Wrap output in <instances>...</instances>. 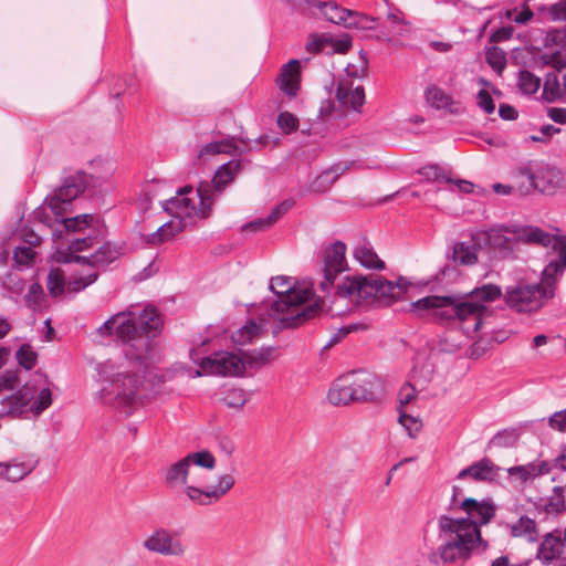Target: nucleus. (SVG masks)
I'll return each instance as SVG.
<instances>
[{
  "instance_id": "nucleus-1",
  "label": "nucleus",
  "mask_w": 566,
  "mask_h": 566,
  "mask_svg": "<svg viewBox=\"0 0 566 566\" xmlns=\"http://www.w3.org/2000/svg\"><path fill=\"white\" fill-rule=\"evenodd\" d=\"M459 509L467 514L465 517L447 514L438 517V535L444 543L438 547L437 554L430 556L432 563H438L437 557L444 565L464 563L475 549L485 551L489 547L488 542L482 538L480 527L494 518V502L491 499L478 501L467 497L459 503Z\"/></svg>"
},
{
  "instance_id": "nucleus-2",
  "label": "nucleus",
  "mask_w": 566,
  "mask_h": 566,
  "mask_svg": "<svg viewBox=\"0 0 566 566\" xmlns=\"http://www.w3.org/2000/svg\"><path fill=\"white\" fill-rule=\"evenodd\" d=\"M496 284H483L465 294L429 295L411 304L413 311H432L433 319L443 324L458 323L471 336L478 333L488 312L486 303L500 298Z\"/></svg>"
},
{
  "instance_id": "nucleus-3",
  "label": "nucleus",
  "mask_w": 566,
  "mask_h": 566,
  "mask_svg": "<svg viewBox=\"0 0 566 566\" xmlns=\"http://www.w3.org/2000/svg\"><path fill=\"white\" fill-rule=\"evenodd\" d=\"M270 289L277 295L266 310L268 317L279 323V328H295L314 318L321 311L317 304L304 306L313 293L310 289H296L291 277H272Z\"/></svg>"
},
{
  "instance_id": "nucleus-4",
  "label": "nucleus",
  "mask_w": 566,
  "mask_h": 566,
  "mask_svg": "<svg viewBox=\"0 0 566 566\" xmlns=\"http://www.w3.org/2000/svg\"><path fill=\"white\" fill-rule=\"evenodd\" d=\"M408 286V282L402 277L392 282L374 275L344 276L336 284V296L346 300L350 307L364 303H376L382 306L400 300L407 292Z\"/></svg>"
},
{
  "instance_id": "nucleus-5",
  "label": "nucleus",
  "mask_w": 566,
  "mask_h": 566,
  "mask_svg": "<svg viewBox=\"0 0 566 566\" xmlns=\"http://www.w3.org/2000/svg\"><path fill=\"white\" fill-rule=\"evenodd\" d=\"M116 321V337L128 346L126 356L140 359L146 356L154 338L163 326L158 311L148 306L139 314L132 311L119 312L113 315Z\"/></svg>"
},
{
  "instance_id": "nucleus-6",
  "label": "nucleus",
  "mask_w": 566,
  "mask_h": 566,
  "mask_svg": "<svg viewBox=\"0 0 566 566\" xmlns=\"http://www.w3.org/2000/svg\"><path fill=\"white\" fill-rule=\"evenodd\" d=\"M191 467L185 458L170 464L164 472V482L168 488L176 489L184 486V493L190 502L200 506H208L217 503L235 484V478L231 473H224L218 476L217 483L206 489H200L188 484Z\"/></svg>"
},
{
  "instance_id": "nucleus-7",
  "label": "nucleus",
  "mask_w": 566,
  "mask_h": 566,
  "mask_svg": "<svg viewBox=\"0 0 566 566\" xmlns=\"http://www.w3.org/2000/svg\"><path fill=\"white\" fill-rule=\"evenodd\" d=\"M548 232L535 226L499 224L478 233V240L491 249L513 253L516 244H548Z\"/></svg>"
},
{
  "instance_id": "nucleus-8",
  "label": "nucleus",
  "mask_w": 566,
  "mask_h": 566,
  "mask_svg": "<svg viewBox=\"0 0 566 566\" xmlns=\"http://www.w3.org/2000/svg\"><path fill=\"white\" fill-rule=\"evenodd\" d=\"M191 187H185L178 190L176 197H172L163 202V208L166 212L172 216V219L150 233L147 237V242L150 244H160L172 239L177 233L181 232L188 226V219L193 216L200 217L199 208L195 202L184 197L186 193L191 192Z\"/></svg>"
},
{
  "instance_id": "nucleus-9",
  "label": "nucleus",
  "mask_w": 566,
  "mask_h": 566,
  "mask_svg": "<svg viewBox=\"0 0 566 566\" xmlns=\"http://www.w3.org/2000/svg\"><path fill=\"white\" fill-rule=\"evenodd\" d=\"M555 295V276L543 273L541 282L517 284L509 287L504 295L506 305L520 313H533L542 308Z\"/></svg>"
},
{
  "instance_id": "nucleus-10",
  "label": "nucleus",
  "mask_w": 566,
  "mask_h": 566,
  "mask_svg": "<svg viewBox=\"0 0 566 566\" xmlns=\"http://www.w3.org/2000/svg\"><path fill=\"white\" fill-rule=\"evenodd\" d=\"M241 169L240 160H230L216 171L211 182H200L197 188L199 197V214L205 219L210 214L217 195H220L230 185Z\"/></svg>"
},
{
  "instance_id": "nucleus-11",
  "label": "nucleus",
  "mask_w": 566,
  "mask_h": 566,
  "mask_svg": "<svg viewBox=\"0 0 566 566\" xmlns=\"http://www.w3.org/2000/svg\"><path fill=\"white\" fill-rule=\"evenodd\" d=\"M86 188L84 175L75 174L65 177L63 184L45 199V205L56 216H63L66 212V206L76 199Z\"/></svg>"
},
{
  "instance_id": "nucleus-12",
  "label": "nucleus",
  "mask_w": 566,
  "mask_h": 566,
  "mask_svg": "<svg viewBox=\"0 0 566 566\" xmlns=\"http://www.w3.org/2000/svg\"><path fill=\"white\" fill-rule=\"evenodd\" d=\"M143 547L149 553L168 557H182L187 551L179 535L165 527L155 528L144 539Z\"/></svg>"
},
{
  "instance_id": "nucleus-13",
  "label": "nucleus",
  "mask_w": 566,
  "mask_h": 566,
  "mask_svg": "<svg viewBox=\"0 0 566 566\" xmlns=\"http://www.w3.org/2000/svg\"><path fill=\"white\" fill-rule=\"evenodd\" d=\"M244 371L242 357L229 352L216 353L201 359L196 376L216 375V376H239Z\"/></svg>"
},
{
  "instance_id": "nucleus-14",
  "label": "nucleus",
  "mask_w": 566,
  "mask_h": 566,
  "mask_svg": "<svg viewBox=\"0 0 566 566\" xmlns=\"http://www.w3.org/2000/svg\"><path fill=\"white\" fill-rule=\"evenodd\" d=\"M105 379L112 385V391L124 405H133L142 399L144 375L138 371H118L116 375L105 373Z\"/></svg>"
},
{
  "instance_id": "nucleus-15",
  "label": "nucleus",
  "mask_w": 566,
  "mask_h": 566,
  "mask_svg": "<svg viewBox=\"0 0 566 566\" xmlns=\"http://www.w3.org/2000/svg\"><path fill=\"white\" fill-rule=\"evenodd\" d=\"M38 385L27 381L15 392L3 397L0 400V416L18 418L30 411V403L35 397Z\"/></svg>"
},
{
  "instance_id": "nucleus-16",
  "label": "nucleus",
  "mask_w": 566,
  "mask_h": 566,
  "mask_svg": "<svg viewBox=\"0 0 566 566\" xmlns=\"http://www.w3.org/2000/svg\"><path fill=\"white\" fill-rule=\"evenodd\" d=\"M346 270V244L336 241L324 252V280L319 283L322 292L328 291L337 275Z\"/></svg>"
},
{
  "instance_id": "nucleus-17",
  "label": "nucleus",
  "mask_w": 566,
  "mask_h": 566,
  "mask_svg": "<svg viewBox=\"0 0 566 566\" xmlns=\"http://www.w3.org/2000/svg\"><path fill=\"white\" fill-rule=\"evenodd\" d=\"M555 472L553 481L558 484L553 488V494L544 504L546 513H559L564 511L566 503V448L554 460Z\"/></svg>"
},
{
  "instance_id": "nucleus-18",
  "label": "nucleus",
  "mask_w": 566,
  "mask_h": 566,
  "mask_svg": "<svg viewBox=\"0 0 566 566\" xmlns=\"http://www.w3.org/2000/svg\"><path fill=\"white\" fill-rule=\"evenodd\" d=\"M536 191L545 195H555L566 188V179L563 171L549 165L535 166Z\"/></svg>"
},
{
  "instance_id": "nucleus-19",
  "label": "nucleus",
  "mask_w": 566,
  "mask_h": 566,
  "mask_svg": "<svg viewBox=\"0 0 566 566\" xmlns=\"http://www.w3.org/2000/svg\"><path fill=\"white\" fill-rule=\"evenodd\" d=\"M123 252V247L114 242H105L92 255H73L65 260V262H76L87 264L95 269L105 268L112 262L119 259Z\"/></svg>"
},
{
  "instance_id": "nucleus-20",
  "label": "nucleus",
  "mask_w": 566,
  "mask_h": 566,
  "mask_svg": "<svg viewBox=\"0 0 566 566\" xmlns=\"http://www.w3.org/2000/svg\"><path fill=\"white\" fill-rule=\"evenodd\" d=\"M356 401H373L378 387L377 377L367 371L346 374Z\"/></svg>"
},
{
  "instance_id": "nucleus-21",
  "label": "nucleus",
  "mask_w": 566,
  "mask_h": 566,
  "mask_svg": "<svg viewBox=\"0 0 566 566\" xmlns=\"http://www.w3.org/2000/svg\"><path fill=\"white\" fill-rule=\"evenodd\" d=\"M352 48V38L344 34L338 39L326 35H312L306 44V50L310 53L324 52L329 49L331 52L344 54Z\"/></svg>"
},
{
  "instance_id": "nucleus-22",
  "label": "nucleus",
  "mask_w": 566,
  "mask_h": 566,
  "mask_svg": "<svg viewBox=\"0 0 566 566\" xmlns=\"http://www.w3.org/2000/svg\"><path fill=\"white\" fill-rule=\"evenodd\" d=\"M300 61L291 60L289 63L282 66L276 78V85L289 97H295L300 90Z\"/></svg>"
},
{
  "instance_id": "nucleus-23",
  "label": "nucleus",
  "mask_w": 566,
  "mask_h": 566,
  "mask_svg": "<svg viewBox=\"0 0 566 566\" xmlns=\"http://www.w3.org/2000/svg\"><path fill=\"white\" fill-rule=\"evenodd\" d=\"M566 551V544L563 539V533L554 531L544 536L537 551V558L544 564L562 557Z\"/></svg>"
},
{
  "instance_id": "nucleus-24",
  "label": "nucleus",
  "mask_w": 566,
  "mask_h": 566,
  "mask_svg": "<svg viewBox=\"0 0 566 566\" xmlns=\"http://www.w3.org/2000/svg\"><path fill=\"white\" fill-rule=\"evenodd\" d=\"M307 3L317 7L324 17L332 23L343 24L346 28L353 27L350 18L356 14L355 11L339 7L335 1L322 2L316 0H306Z\"/></svg>"
},
{
  "instance_id": "nucleus-25",
  "label": "nucleus",
  "mask_w": 566,
  "mask_h": 566,
  "mask_svg": "<svg viewBox=\"0 0 566 566\" xmlns=\"http://www.w3.org/2000/svg\"><path fill=\"white\" fill-rule=\"evenodd\" d=\"M379 39L390 42L395 36H402L408 32V22L401 12H388L379 22Z\"/></svg>"
},
{
  "instance_id": "nucleus-26",
  "label": "nucleus",
  "mask_w": 566,
  "mask_h": 566,
  "mask_svg": "<svg viewBox=\"0 0 566 566\" xmlns=\"http://www.w3.org/2000/svg\"><path fill=\"white\" fill-rule=\"evenodd\" d=\"M551 237L548 244H537L538 247H552L557 252L558 258L551 261L544 269V274L547 276H556L566 269V235H554L548 232Z\"/></svg>"
},
{
  "instance_id": "nucleus-27",
  "label": "nucleus",
  "mask_w": 566,
  "mask_h": 566,
  "mask_svg": "<svg viewBox=\"0 0 566 566\" xmlns=\"http://www.w3.org/2000/svg\"><path fill=\"white\" fill-rule=\"evenodd\" d=\"M500 468L496 467L490 459L484 458L470 467L461 470L458 479L472 478L475 481H492L499 474Z\"/></svg>"
},
{
  "instance_id": "nucleus-28",
  "label": "nucleus",
  "mask_w": 566,
  "mask_h": 566,
  "mask_svg": "<svg viewBox=\"0 0 566 566\" xmlns=\"http://www.w3.org/2000/svg\"><path fill=\"white\" fill-rule=\"evenodd\" d=\"M336 98L342 107L358 111L365 103V91L363 86L353 88L350 85L339 83Z\"/></svg>"
},
{
  "instance_id": "nucleus-29",
  "label": "nucleus",
  "mask_w": 566,
  "mask_h": 566,
  "mask_svg": "<svg viewBox=\"0 0 566 566\" xmlns=\"http://www.w3.org/2000/svg\"><path fill=\"white\" fill-rule=\"evenodd\" d=\"M328 401L334 406H347L356 402L353 390L349 386L347 375L338 377L331 386L327 394Z\"/></svg>"
},
{
  "instance_id": "nucleus-30",
  "label": "nucleus",
  "mask_w": 566,
  "mask_h": 566,
  "mask_svg": "<svg viewBox=\"0 0 566 566\" xmlns=\"http://www.w3.org/2000/svg\"><path fill=\"white\" fill-rule=\"evenodd\" d=\"M535 167L531 164L518 167L513 172V186L521 196H527L536 191Z\"/></svg>"
},
{
  "instance_id": "nucleus-31",
  "label": "nucleus",
  "mask_w": 566,
  "mask_h": 566,
  "mask_svg": "<svg viewBox=\"0 0 566 566\" xmlns=\"http://www.w3.org/2000/svg\"><path fill=\"white\" fill-rule=\"evenodd\" d=\"M427 102L437 109H444L450 114H459L460 109L453 98L442 88L432 85L426 90Z\"/></svg>"
},
{
  "instance_id": "nucleus-32",
  "label": "nucleus",
  "mask_w": 566,
  "mask_h": 566,
  "mask_svg": "<svg viewBox=\"0 0 566 566\" xmlns=\"http://www.w3.org/2000/svg\"><path fill=\"white\" fill-rule=\"evenodd\" d=\"M30 381L38 385V391L32 400L33 402L30 403V411L34 415H40L52 405V391L49 387H42L43 385H46L48 380L39 373H36L35 377Z\"/></svg>"
},
{
  "instance_id": "nucleus-33",
  "label": "nucleus",
  "mask_w": 566,
  "mask_h": 566,
  "mask_svg": "<svg viewBox=\"0 0 566 566\" xmlns=\"http://www.w3.org/2000/svg\"><path fill=\"white\" fill-rule=\"evenodd\" d=\"M354 258L366 269L384 270L385 262L379 259L373 247L364 241L354 249Z\"/></svg>"
},
{
  "instance_id": "nucleus-34",
  "label": "nucleus",
  "mask_w": 566,
  "mask_h": 566,
  "mask_svg": "<svg viewBox=\"0 0 566 566\" xmlns=\"http://www.w3.org/2000/svg\"><path fill=\"white\" fill-rule=\"evenodd\" d=\"M510 533L513 537H523L528 542H536L538 537L535 520L523 515L515 523L510 525Z\"/></svg>"
},
{
  "instance_id": "nucleus-35",
  "label": "nucleus",
  "mask_w": 566,
  "mask_h": 566,
  "mask_svg": "<svg viewBox=\"0 0 566 566\" xmlns=\"http://www.w3.org/2000/svg\"><path fill=\"white\" fill-rule=\"evenodd\" d=\"M543 98L548 103L564 101L563 78H559L556 71L549 72L545 75Z\"/></svg>"
},
{
  "instance_id": "nucleus-36",
  "label": "nucleus",
  "mask_w": 566,
  "mask_h": 566,
  "mask_svg": "<svg viewBox=\"0 0 566 566\" xmlns=\"http://www.w3.org/2000/svg\"><path fill=\"white\" fill-rule=\"evenodd\" d=\"M266 331V321L261 319L260 323L255 321L248 322L243 327L238 329L233 335L232 339L234 343L244 345L251 343L255 337L260 336Z\"/></svg>"
},
{
  "instance_id": "nucleus-37",
  "label": "nucleus",
  "mask_w": 566,
  "mask_h": 566,
  "mask_svg": "<svg viewBox=\"0 0 566 566\" xmlns=\"http://www.w3.org/2000/svg\"><path fill=\"white\" fill-rule=\"evenodd\" d=\"M274 347H263L258 350H252L248 353H242V361L244 363V369L250 368H259L268 365L271 360L274 359Z\"/></svg>"
},
{
  "instance_id": "nucleus-38",
  "label": "nucleus",
  "mask_w": 566,
  "mask_h": 566,
  "mask_svg": "<svg viewBox=\"0 0 566 566\" xmlns=\"http://www.w3.org/2000/svg\"><path fill=\"white\" fill-rule=\"evenodd\" d=\"M34 467L35 464L32 463L18 462L17 460H13L4 463V473L2 476L10 482H18L30 474L34 470Z\"/></svg>"
},
{
  "instance_id": "nucleus-39",
  "label": "nucleus",
  "mask_w": 566,
  "mask_h": 566,
  "mask_svg": "<svg viewBox=\"0 0 566 566\" xmlns=\"http://www.w3.org/2000/svg\"><path fill=\"white\" fill-rule=\"evenodd\" d=\"M476 251L475 245H469L463 242L458 243L453 249V261L461 265H472L478 261Z\"/></svg>"
},
{
  "instance_id": "nucleus-40",
  "label": "nucleus",
  "mask_w": 566,
  "mask_h": 566,
  "mask_svg": "<svg viewBox=\"0 0 566 566\" xmlns=\"http://www.w3.org/2000/svg\"><path fill=\"white\" fill-rule=\"evenodd\" d=\"M27 305L33 311H40L45 306L46 295L38 282L31 284L24 296Z\"/></svg>"
},
{
  "instance_id": "nucleus-41",
  "label": "nucleus",
  "mask_w": 566,
  "mask_h": 566,
  "mask_svg": "<svg viewBox=\"0 0 566 566\" xmlns=\"http://www.w3.org/2000/svg\"><path fill=\"white\" fill-rule=\"evenodd\" d=\"M368 63L367 54L361 50L354 61L345 67L346 74L349 77L361 78L367 74Z\"/></svg>"
},
{
  "instance_id": "nucleus-42",
  "label": "nucleus",
  "mask_w": 566,
  "mask_h": 566,
  "mask_svg": "<svg viewBox=\"0 0 566 566\" xmlns=\"http://www.w3.org/2000/svg\"><path fill=\"white\" fill-rule=\"evenodd\" d=\"M233 149L234 146L231 140L224 139L219 142H212L201 147V149L198 153V157L203 158L217 154H231Z\"/></svg>"
},
{
  "instance_id": "nucleus-43",
  "label": "nucleus",
  "mask_w": 566,
  "mask_h": 566,
  "mask_svg": "<svg viewBox=\"0 0 566 566\" xmlns=\"http://www.w3.org/2000/svg\"><path fill=\"white\" fill-rule=\"evenodd\" d=\"M518 87L524 94H535L541 87V78L527 70L518 73Z\"/></svg>"
},
{
  "instance_id": "nucleus-44",
  "label": "nucleus",
  "mask_w": 566,
  "mask_h": 566,
  "mask_svg": "<svg viewBox=\"0 0 566 566\" xmlns=\"http://www.w3.org/2000/svg\"><path fill=\"white\" fill-rule=\"evenodd\" d=\"M48 290L53 297L63 294L65 287L64 274L60 269H53L48 275Z\"/></svg>"
},
{
  "instance_id": "nucleus-45",
  "label": "nucleus",
  "mask_w": 566,
  "mask_h": 566,
  "mask_svg": "<svg viewBox=\"0 0 566 566\" xmlns=\"http://www.w3.org/2000/svg\"><path fill=\"white\" fill-rule=\"evenodd\" d=\"M222 400L229 408L240 409L249 400V394L242 388H231L226 391Z\"/></svg>"
},
{
  "instance_id": "nucleus-46",
  "label": "nucleus",
  "mask_w": 566,
  "mask_h": 566,
  "mask_svg": "<svg viewBox=\"0 0 566 566\" xmlns=\"http://www.w3.org/2000/svg\"><path fill=\"white\" fill-rule=\"evenodd\" d=\"M18 364L27 370L32 369L38 360V354L29 344H23L15 353Z\"/></svg>"
},
{
  "instance_id": "nucleus-47",
  "label": "nucleus",
  "mask_w": 566,
  "mask_h": 566,
  "mask_svg": "<svg viewBox=\"0 0 566 566\" xmlns=\"http://www.w3.org/2000/svg\"><path fill=\"white\" fill-rule=\"evenodd\" d=\"M190 467L198 465L206 469H213L216 467V458L207 450L192 452L186 455Z\"/></svg>"
},
{
  "instance_id": "nucleus-48",
  "label": "nucleus",
  "mask_w": 566,
  "mask_h": 566,
  "mask_svg": "<svg viewBox=\"0 0 566 566\" xmlns=\"http://www.w3.org/2000/svg\"><path fill=\"white\" fill-rule=\"evenodd\" d=\"M419 174L428 181L452 182V179L437 165L424 166L419 170Z\"/></svg>"
},
{
  "instance_id": "nucleus-49",
  "label": "nucleus",
  "mask_w": 566,
  "mask_h": 566,
  "mask_svg": "<svg viewBox=\"0 0 566 566\" xmlns=\"http://www.w3.org/2000/svg\"><path fill=\"white\" fill-rule=\"evenodd\" d=\"M93 220V214L83 213L72 218L63 219L62 223L67 231L75 232L85 229Z\"/></svg>"
},
{
  "instance_id": "nucleus-50",
  "label": "nucleus",
  "mask_w": 566,
  "mask_h": 566,
  "mask_svg": "<svg viewBox=\"0 0 566 566\" xmlns=\"http://www.w3.org/2000/svg\"><path fill=\"white\" fill-rule=\"evenodd\" d=\"M97 279H98V272H92V273H88L87 275H81V276L71 279L66 284V287L71 292L78 293V292L83 291L85 287H87L88 285L93 284L95 281H97Z\"/></svg>"
},
{
  "instance_id": "nucleus-51",
  "label": "nucleus",
  "mask_w": 566,
  "mask_h": 566,
  "mask_svg": "<svg viewBox=\"0 0 566 566\" xmlns=\"http://www.w3.org/2000/svg\"><path fill=\"white\" fill-rule=\"evenodd\" d=\"M523 467L525 468V470H527V474L531 478V480L547 474L552 470L555 471L554 462L549 463L548 461L545 460L530 462L527 464H524Z\"/></svg>"
},
{
  "instance_id": "nucleus-52",
  "label": "nucleus",
  "mask_w": 566,
  "mask_h": 566,
  "mask_svg": "<svg viewBox=\"0 0 566 566\" xmlns=\"http://www.w3.org/2000/svg\"><path fill=\"white\" fill-rule=\"evenodd\" d=\"M276 123L280 129L286 135L296 132L298 128V118L290 112L280 113Z\"/></svg>"
},
{
  "instance_id": "nucleus-53",
  "label": "nucleus",
  "mask_w": 566,
  "mask_h": 566,
  "mask_svg": "<svg viewBox=\"0 0 566 566\" xmlns=\"http://www.w3.org/2000/svg\"><path fill=\"white\" fill-rule=\"evenodd\" d=\"M20 384L18 369H7L0 375V394L11 391Z\"/></svg>"
},
{
  "instance_id": "nucleus-54",
  "label": "nucleus",
  "mask_w": 566,
  "mask_h": 566,
  "mask_svg": "<svg viewBox=\"0 0 566 566\" xmlns=\"http://www.w3.org/2000/svg\"><path fill=\"white\" fill-rule=\"evenodd\" d=\"M486 62L493 70L502 71L505 67L506 57L501 49L493 46L486 52Z\"/></svg>"
},
{
  "instance_id": "nucleus-55",
  "label": "nucleus",
  "mask_w": 566,
  "mask_h": 566,
  "mask_svg": "<svg viewBox=\"0 0 566 566\" xmlns=\"http://www.w3.org/2000/svg\"><path fill=\"white\" fill-rule=\"evenodd\" d=\"M399 423L405 427L410 437H415L422 427L418 418L407 415L405 411L399 412Z\"/></svg>"
},
{
  "instance_id": "nucleus-56",
  "label": "nucleus",
  "mask_w": 566,
  "mask_h": 566,
  "mask_svg": "<svg viewBox=\"0 0 566 566\" xmlns=\"http://www.w3.org/2000/svg\"><path fill=\"white\" fill-rule=\"evenodd\" d=\"M541 59L545 65H549L558 72L566 67V55L559 51L545 53Z\"/></svg>"
},
{
  "instance_id": "nucleus-57",
  "label": "nucleus",
  "mask_w": 566,
  "mask_h": 566,
  "mask_svg": "<svg viewBox=\"0 0 566 566\" xmlns=\"http://www.w3.org/2000/svg\"><path fill=\"white\" fill-rule=\"evenodd\" d=\"M347 169H348L347 165L342 164V163L336 164L328 170L323 171L321 174V176L317 178V181H328L329 184H333Z\"/></svg>"
},
{
  "instance_id": "nucleus-58",
  "label": "nucleus",
  "mask_w": 566,
  "mask_h": 566,
  "mask_svg": "<svg viewBox=\"0 0 566 566\" xmlns=\"http://www.w3.org/2000/svg\"><path fill=\"white\" fill-rule=\"evenodd\" d=\"M35 255L33 251V247H17L13 252V258L19 264H28L30 263Z\"/></svg>"
},
{
  "instance_id": "nucleus-59",
  "label": "nucleus",
  "mask_w": 566,
  "mask_h": 566,
  "mask_svg": "<svg viewBox=\"0 0 566 566\" xmlns=\"http://www.w3.org/2000/svg\"><path fill=\"white\" fill-rule=\"evenodd\" d=\"M476 99L479 107L486 114H492L495 111L494 101L486 90L479 91Z\"/></svg>"
},
{
  "instance_id": "nucleus-60",
  "label": "nucleus",
  "mask_w": 566,
  "mask_h": 566,
  "mask_svg": "<svg viewBox=\"0 0 566 566\" xmlns=\"http://www.w3.org/2000/svg\"><path fill=\"white\" fill-rule=\"evenodd\" d=\"M416 397V389L411 384H405L398 394V401L400 407H405L409 402H411Z\"/></svg>"
},
{
  "instance_id": "nucleus-61",
  "label": "nucleus",
  "mask_w": 566,
  "mask_h": 566,
  "mask_svg": "<svg viewBox=\"0 0 566 566\" xmlns=\"http://www.w3.org/2000/svg\"><path fill=\"white\" fill-rule=\"evenodd\" d=\"M291 207V202L284 201L273 208L270 214L266 217L268 224L272 227Z\"/></svg>"
},
{
  "instance_id": "nucleus-62",
  "label": "nucleus",
  "mask_w": 566,
  "mask_h": 566,
  "mask_svg": "<svg viewBox=\"0 0 566 566\" xmlns=\"http://www.w3.org/2000/svg\"><path fill=\"white\" fill-rule=\"evenodd\" d=\"M549 424L552 428L557 429L562 432L566 431V409L555 412L549 418Z\"/></svg>"
},
{
  "instance_id": "nucleus-63",
  "label": "nucleus",
  "mask_w": 566,
  "mask_h": 566,
  "mask_svg": "<svg viewBox=\"0 0 566 566\" xmlns=\"http://www.w3.org/2000/svg\"><path fill=\"white\" fill-rule=\"evenodd\" d=\"M548 11L553 20L566 21V0L551 6Z\"/></svg>"
},
{
  "instance_id": "nucleus-64",
  "label": "nucleus",
  "mask_w": 566,
  "mask_h": 566,
  "mask_svg": "<svg viewBox=\"0 0 566 566\" xmlns=\"http://www.w3.org/2000/svg\"><path fill=\"white\" fill-rule=\"evenodd\" d=\"M547 116L557 124L566 125V108L564 107L548 108Z\"/></svg>"
}]
</instances>
